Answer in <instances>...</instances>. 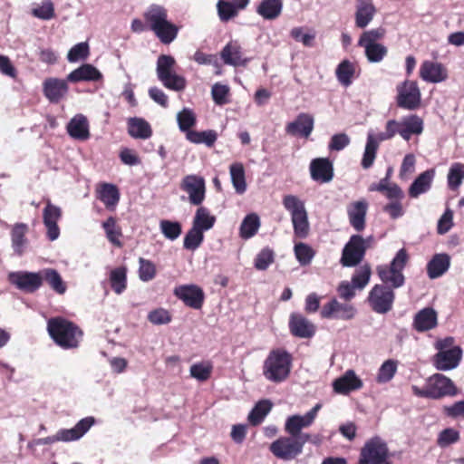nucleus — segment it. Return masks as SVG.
<instances>
[{
    "mask_svg": "<svg viewBox=\"0 0 464 464\" xmlns=\"http://www.w3.org/2000/svg\"><path fill=\"white\" fill-rule=\"evenodd\" d=\"M293 357L290 353L282 348L273 349L263 363L264 377L275 383L285 382L290 375Z\"/></svg>",
    "mask_w": 464,
    "mask_h": 464,
    "instance_id": "f257e3e1",
    "label": "nucleus"
},
{
    "mask_svg": "<svg viewBox=\"0 0 464 464\" xmlns=\"http://www.w3.org/2000/svg\"><path fill=\"white\" fill-rule=\"evenodd\" d=\"M144 18L162 44H169L176 39L179 27L168 20V12L163 6L150 5L144 13Z\"/></svg>",
    "mask_w": 464,
    "mask_h": 464,
    "instance_id": "f03ea898",
    "label": "nucleus"
},
{
    "mask_svg": "<svg viewBox=\"0 0 464 464\" xmlns=\"http://www.w3.org/2000/svg\"><path fill=\"white\" fill-rule=\"evenodd\" d=\"M47 330L55 343L64 349L77 347L82 338V331L74 324L60 317L50 319Z\"/></svg>",
    "mask_w": 464,
    "mask_h": 464,
    "instance_id": "7ed1b4c3",
    "label": "nucleus"
},
{
    "mask_svg": "<svg viewBox=\"0 0 464 464\" xmlns=\"http://www.w3.org/2000/svg\"><path fill=\"white\" fill-rule=\"evenodd\" d=\"M306 442L316 443L317 439H313L310 434H304L299 437L291 435L290 437H281L270 444L269 450L277 459L289 461L303 452Z\"/></svg>",
    "mask_w": 464,
    "mask_h": 464,
    "instance_id": "20e7f679",
    "label": "nucleus"
},
{
    "mask_svg": "<svg viewBox=\"0 0 464 464\" xmlns=\"http://www.w3.org/2000/svg\"><path fill=\"white\" fill-rule=\"evenodd\" d=\"M175 65L176 61L171 55H160L156 66L157 77L167 89L180 92L186 88L187 82L183 76L175 72Z\"/></svg>",
    "mask_w": 464,
    "mask_h": 464,
    "instance_id": "39448f33",
    "label": "nucleus"
},
{
    "mask_svg": "<svg viewBox=\"0 0 464 464\" xmlns=\"http://www.w3.org/2000/svg\"><path fill=\"white\" fill-rule=\"evenodd\" d=\"M409 256L404 248L400 249L389 266L381 265L376 268L377 274L385 285H391L393 288H399L404 284V269Z\"/></svg>",
    "mask_w": 464,
    "mask_h": 464,
    "instance_id": "423d86ee",
    "label": "nucleus"
},
{
    "mask_svg": "<svg viewBox=\"0 0 464 464\" xmlns=\"http://www.w3.org/2000/svg\"><path fill=\"white\" fill-rule=\"evenodd\" d=\"M282 204L290 213L295 235L297 237L304 238L309 232L308 215L304 202L295 195H285Z\"/></svg>",
    "mask_w": 464,
    "mask_h": 464,
    "instance_id": "0eeeda50",
    "label": "nucleus"
},
{
    "mask_svg": "<svg viewBox=\"0 0 464 464\" xmlns=\"http://www.w3.org/2000/svg\"><path fill=\"white\" fill-rule=\"evenodd\" d=\"M94 423L95 419L93 417H85L80 420L74 427L71 429H61L53 436L36 439L34 440L33 444L41 446L53 444L58 441L70 442L78 440L89 431Z\"/></svg>",
    "mask_w": 464,
    "mask_h": 464,
    "instance_id": "6e6552de",
    "label": "nucleus"
},
{
    "mask_svg": "<svg viewBox=\"0 0 464 464\" xmlns=\"http://www.w3.org/2000/svg\"><path fill=\"white\" fill-rule=\"evenodd\" d=\"M372 241V237L363 238L360 235H353L343 249L341 264L346 267L357 266L363 259Z\"/></svg>",
    "mask_w": 464,
    "mask_h": 464,
    "instance_id": "1a4fd4ad",
    "label": "nucleus"
},
{
    "mask_svg": "<svg viewBox=\"0 0 464 464\" xmlns=\"http://www.w3.org/2000/svg\"><path fill=\"white\" fill-rule=\"evenodd\" d=\"M395 294L385 285H375L369 293L368 302L372 309L381 314H387L392 309Z\"/></svg>",
    "mask_w": 464,
    "mask_h": 464,
    "instance_id": "9d476101",
    "label": "nucleus"
},
{
    "mask_svg": "<svg viewBox=\"0 0 464 464\" xmlns=\"http://www.w3.org/2000/svg\"><path fill=\"white\" fill-rule=\"evenodd\" d=\"M396 102L400 108L415 110L420 107L421 93L416 82L405 80L396 87Z\"/></svg>",
    "mask_w": 464,
    "mask_h": 464,
    "instance_id": "9b49d317",
    "label": "nucleus"
},
{
    "mask_svg": "<svg viewBox=\"0 0 464 464\" xmlns=\"http://www.w3.org/2000/svg\"><path fill=\"white\" fill-rule=\"evenodd\" d=\"M362 464H390L388 461V448L379 437L369 440L361 450Z\"/></svg>",
    "mask_w": 464,
    "mask_h": 464,
    "instance_id": "f8f14e48",
    "label": "nucleus"
},
{
    "mask_svg": "<svg viewBox=\"0 0 464 464\" xmlns=\"http://www.w3.org/2000/svg\"><path fill=\"white\" fill-rule=\"evenodd\" d=\"M322 408L321 403H316L304 415L295 414L289 416L285 423V430L293 437L304 435L301 430L309 428L315 420L319 411Z\"/></svg>",
    "mask_w": 464,
    "mask_h": 464,
    "instance_id": "ddd939ff",
    "label": "nucleus"
},
{
    "mask_svg": "<svg viewBox=\"0 0 464 464\" xmlns=\"http://www.w3.org/2000/svg\"><path fill=\"white\" fill-rule=\"evenodd\" d=\"M8 281L21 291L34 293L42 286L41 270L38 272H10Z\"/></svg>",
    "mask_w": 464,
    "mask_h": 464,
    "instance_id": "4468645a",
    "label": "nucleus"
},
{
    "mask_svg": "<svg viewBox=\"0 0 464 464\" xmlns=\"http://www.w3.org/2000/svg\"><path fill=\"white\" fill-rule=\"evenodd\" d=\"M180 188L188 195V200L192 205L199 206L205 199L206 184L202 177L188 175L183 178Z\"/></svg>",
    "mask_w": 464,
    "mask_h": 464,
    "instance_id": "2eb2a0df",
    "label": "nucleus"
},
{
    "mask_svg": "<svg viewBox=\"0 0 464 464\" xmlns=\"http://www.w3.org/2000/svg\"><path fill=\"white\" fill-rule=\"evenodd\" d=\"M430 399H440L445 396L457 394V388L453 382L441 373H435L427 380Z\"/></svg>",
    "mask_w": 464,
    "mask_h": 464,
    "instance_id": "dca6fc26",
    "label": "nucleus"
},
{
    "mask_svg": "<svg viewBox=\"0 0 464 464\" xmlns=\"http://www.w3.org/2000/svg\"><path fill=\"white\" fill-rule=\"evenodd\" d=\"M356 309L350 304H343L335 298L325 304L321 310V316L326 319L351 320L355 316Z\"/></svg>",
    "mask_w": 464,
    "mask_h": 464,
    "instance_id": "f3484780",
    "label": "nucleus"
},
{
    "mask_svg": "<svg viewBox=\"0 0 464 464\" xmlns=\"http://www.w3.org/2000/svg\"><path fill=\"white\" fill-rule=\"evenodd\" d=\"M67 79L50 77L43 82V92L51 103H59L63 100L69 91Z\"/></svg>",
    "mask_w": 464,
    "mask_h": 464,
    "instance_id": "a211bd4d",
    "label": "nucleus"
},
{
    "mask_svg": "<svg viewBox=\"0 0 464 464\" xmlns=\"http://www.w3.org/2000/svg\"><path fill=\"white\" fill-rule=\"evenodd\" d=\"M174 295L186 305L199 309L204 301L203 290L196 285H182L174 289Z\"/></svg>",
    "mask_w": 464,
    "mask_h": 464,
    "instance_id": "6ab92c4d",
    "label": "nucleus"
},
{
    "mask_svg": "<svg viewBox=\"0 0 464 464\" xmlns=\"http://www.w3.org/2000/svg\"><path fill=\"white\" fill-rule=\"evenodd\" d=\"M314 117L309 113L302 112L293 121L286 124L285 131L292 136L308 138L314 130Z\"/></svg>",
    "mask_w": 464,
    "mask_h": 464,
    "instance_id": "aec40b11",
    "label": "nucleus"
},
{
    "mask_svg": "<svg viewBox=\"0 0 464 464\" xmlns=\"http://www.w3.org/2000/svg\"><path fill=\"white\" fill-rule=\"evenodd\" d=\"M462 358V349L455 346L451 351L438 352L433 357V364L439 371H450L457 368Z\"/></svg>",
    "mask_w": 464,
    "mask_h": 464,
    "instance_id": "412c9836",
    "label": "nucleus"
},
{
    "mask_svg": "<svg viewBox=\"0 0 464 464\" xmlns=\"http://www.w3.org/2000/svg\"><path fill=\"white\" fill-rule=\"evenodd\" d=\"M61 217V208L48 201L43 211V219L47 230V237L51 241L56 240L60 236V228L57 222Z\"/></svg>",
    "mask_w": 464,
    "mask_h": 464,
    "instance_id": "4be33fe9",
    "label": "nucleus"
},
{
    "mask_svg": "<svg viewBox=\"0 0 464 464\" xmlns=\"http://www.w3.org/2000/svg\"><path fill=\"white\" fill-rule=\"evenodd\" d=\"M368 203L365 199L352 202L347 206V216L350 225L357 232L365 228Z\"/></svg>",
    "mask_w": 464,
    "mask_h": 464,
    "instance_id": "5701e85b",
    "label": "nucleus"
},
{
    "mask_svg": "<svg viewBox=\"0 0 464 464\" xmlns=\"http://www.w3.org/2000/svg\"><path fill=\"white\" fill-rule=\"evenodd\" d=\"M420 77L427 82H442L448 79V70L440 63L424 61L420 68Z\"/></svg>",
    "mask_w": 464,
    "mask_h": 464,
    "instance_id": "b1692460",
    "label": "nucleus"
},
{
    "mask_svg": "<svg viewBox=\"0 0 464 464\" xmlns=\"http://www.w3.org/2000/svg\"><path fill=\"white\" fill-rule=\"evenodd\" d=\"M311 178L314 181L327 183L334 178V167L327 158H317L310 163Z\"/></svg>",
    "mask_w": 464,
    "mask_h": 464,
    "instance_id": "393cba45",
    "label": "nucleus"
},
{
    "mask_svg": "<svg viewBox=\"0 0 464 464\" xmlns=\"http://www.w3.org/2000/svg\"><path fill=\"white\" fill-rule=\"evenodd\" d=\"M377 10L372 0H356L354 24L358 28L367 27L373 20Z\"/></svg>",
    "mask_w": 464,
    "mask_h": 464,
    "instance_id": "a878e982",
    "label": "nucleus"
},
{
    "mask_svg": "<svg viewBox=\"0 0 464 464\" xmlns=\"http://www.w3.org/2000/svg\"><path fill=\"white\" fill-rule=\"evenodd\" d=\"M362 387V381L353 370H347L341 377L333 382L334 391L338 394H348L352 391Z\"/></svg>",
    "mask_w": 464,
    "mask_h": 464,
    "instance_id": "bb28decb",
    "label": "nucleus"
},
{
    "mask_svg": "<svg viewBox=\"0 0 464 464\" xmlns=\"http://www.w3.org/2000/svg\"><path fill=\"white\" fill-rule=\"evenodd\" d=\"M29 227L24 223H15L11 229V245L15 255L22 256L28 248L26 237Z\"/></svg>",
    "mask_w": 464,
    "mask_h": 464,
    "instance_id": "cd10ccee",
    "label": "nucleus"
},
{
    "mask_svg": "<svg viewBox=\"0 0 464 464\" xmlns=\"http://www.w3.org/2000/svg\"><path fill=\"white\" fill-rule=\"evenodd\" d=\"M435 178V170L430 169L420 173L411 183L408 189L409 196L417 198L420 195L427 193L432 185Z\"/></svg>",
    "mask_w": 464,
    "mask_h": 464,
    "instance_id": "c85d7f7f",
    "label": "nucleus"
},
{
    "mask_svg": "<svg viewBox=\"0 0 464 464\" xmlns=\"http://www.w3.org/2000/svg\"><path fill=\"white\" fill-rule=\"evenodd\" d=\"M289 327L291 333L300 338H310L315 333V326L308 319L298 314L290 317Z\"/></svg>",
    "mask_w": 464,
    "mask_h": 464,
    "instance_id": "c756f323",
    "label": "nucleus"
},
{
    "mask_svg": "<svg viewBox=\"0 0 464 464\" xmlns=\"http://www.w3.org/2000/svg\"><path fill=\"white\" fill-rule=\"evenodd\" d=\"M401 126L400 136L409 140L412 135H420L423 131V121L416 114L403 117L399 121Z\"/></svg>",
    "mask_w": 464,
    "mask_h": 464,
    "instance_id": "7c9ffc66",
    "label": "nucleus"
},
{
    "mask_svg": "<svg viewBox=\"0 0 464 464\" xmlns=\"http://www.w3.org/2000/svg\"><path fill=\"white\" fill-rule=\"evenodd\" d=\"M438 315L433 308L426 307L414 316L413 326L418 332H425L437 326Z\"/></svg>",
    "mask_w": 464,
    "mask_h": 464,
    "instance_id": "2f4dec72",
    "label": "nucleus"
},
{
    "mask_svg": "<svg viewBox=\"0 0 464 464\" xmlns=\"http://www.w3.org/2000/svg\"><path fill=\"white\" fill-rule=\"evenodd\" d=\"M221 58L226 64L232 66H244L248 62L243 57L241 47L236 42H230L223 48Z\"/></svg>",
    "mask_w": 464,
    "mask_h": 464,
    "instance_id": "473e14b6",
    "label": "nucleus"
},
{
    "mask_svg": "<svg viewBox=\"0 0 464 464\" xmlns=\"http://www.w3.org/2000/svg\"><path fill=\"white\" fill-rule=\"evenodd\" d=\"M67 131L71 137L85 140L90 137L87 118L82 114L75 115L67 125Z\"/></svg>",
    "mask_w": 464,
    "mask_h": 464,
    "instance_id": "72a5a7b5",
    "label": "nucleus"
},
{
    "mask_svg": "<svg viewBox=\"0 0 464 464\" xmlns=\"http://www.w3.org/2000/svg\"><path fill=\"white\" fill-rule=\"evenodd\" d=\"M102 78L100 71L92 64L85 63L67 75V81L78 82L82 81H99Z\"/></svg>",
    "mask_w": 464,
    "mask_h": 464,
    "instance_id": "f704fd0d",
    "label": "nucleus"
},
{
    "mask_svg": "<svg viewBox=\"0 0 464 464\" xmlns=\"http://www.w3.org/2000/svg\"><path fill=\"white\" fill-rule=\"evenodd\" d=\"M127 124L128 133L134 139L147 140L152 135L150 124L143 118H130Z\"/></svg>",
    "mask_w": 464,
    "mask_h": 464,
    "instance_id": "c9c22d12",
    "label": "nucleus"
},
{
    "mask_svg": "<svg viewBox=\"0 0 464 464\" xmlns=\"http://www.w3.org/2000/svg\"><path fill=\"white\" fill-rule=\"evenodd\" d=\"M98 198L104 204L106 208L114 209L120 200V191L118 188L111 183H102L98 190Z\"/></svg>",
    "mask_w": 464,
    "mask_h": 464,
    "instance_id": "e433bc0d",
    "label": "nucleus"
},
{
    "mask_svg": "<svg viewBox=\"0 0 464 464\" xmlns=\"http://www.w3.org/2000/svg\"><path fill=\"white\" fill-rule=\"evenodd\" d=\"M450 259L447 254H436L428 263V276L431 279L438 278L446 273L450 267Z\"/></svg>",
    "mask_w": 464,
    "mask_h": 464,
    "instance_id": "4c0bfd02",
    "label": "nucleus"
},
{
    "mask_svg": "<svg viewBox=\"0 0 464 464\" xmlns=\"http://www.w3.org/2000/svg\"><path fill=\"white\" fill-rule=\"evenodd\" d=\"M380 142L372 130L367 133L366 144L361 162L363 169H367L373 165Z\"/></svg>",
    "mask_w": 464,
    "mask_h": 464,
    "instance_id": "58836bf2",
    "label": "nucleus"
},
{
    "mask_svg": "<svg viewBox=\"0 0 464 464\" xmlns=\"http://www.w3.org/2000/svg\"><path fill=\"white\" fill-rule=\"evenodd\" d=\"M282 9V0H262L256 7V13L266 20H274L281 14Z\"/></svg>",
    "mask_w": 464,
    "mask_h": 464,
    "instance_id": "ea45409f",
    "label": "nucleus"
},
{
    "mask_svg": "<svg viewBox=\"0 0 464 464\" xmlns=\"http://www.w3.org/2000/svg\"><path fill=\"white\" fill-rule=\"evenodd\" d=\"M41 277L42 282L45 280L50 287L58 295H63L66 292V285L55 269L45 268L41 270Z\"/></svg>",
    "mask_w": 464,
    "mask_h": 464,
    "instance_id": "a19ab883",
    "label": "nucleus"
},
{
    "mask_svg": "<svg viewBox=\"0 0 464 464\" xmlns=\"http://www.w3.org/2000/svg\"><path fill=\"white\" fill-rule=\"evenodd\" d=\"M259 227V217L255 213L248 214L245 217L240 225V237L244 239H249L256 234Z\"/></svg>",
    "mask_w": 464,
    "mask_h": 464,
    "instance_id": "79ce46f5",
    "label": "nucleus"
},
{
    "mask_svg": "<svg viewBox=\"0 0 464 464\" xmlns=\"http://www.w3.org/2000/svg\"><path fill=\"white\" fill-rule=\"evenodd\" d=\"M216 218L210 215L208 208L200 207L197 209L192 226L201 231H208L213 227Z\"/></svg>",
    "mask_w": 464,
    "mask_h": 464,
    "instance_id": "37998d69",
    "label": "nucleus"
},
{
    "mask_svg": "<svg viewBox=\"0 0 464 464\" xmlns=\"http://www.w3.org/2000/svg\"><path fill=\"white\" fill-rule=\"evenodd\" d=\"M229 172L236 192L243 194L246 190L244 166L241 163H234L230 166Z\"/></svg>",
    "mask_w": 464,
    "mask_h": 464,
    "instance_id": "c03bdc74",
    "label": "nucleus"
},
{
    "mask_svg": "<svg viewBox=\"0 0 464 464\" xmlns=\"http://www.w3.org/2000/svg\"><path fill=\"white\" fill-rule=\"evenodd\" d=\"M186 138L192 143L205 144L208 147H212L218 139V134L212 130L204 131L191 130L188 131Z\"/></svg>",
    "mask_w": 464,
    "mask_h": 464,
    "instance_id": "a18cd8bd",
    "label": "nucleus"
},
{
    "mask_svg": "<svg viewBox=\"0 0 464 464\" xmlns=\"http://www.w3.org/2000/svg\"><path fill=\"white\" fill-rule=\"evenodd\" d=\"M355 72V65L348 60L343 61L336 68L335 74L339 82L348 87Z\"/></svg>",
    "mask_w": 464,
    "mask_h": 464,
    "instance_id": "49530a36",
    "label": "nucleus"
},
{
    "mask_svg": "<svg viewBox=\"0 0 464 464\" xmlns=\"http://www.w3.org/2000/svg\"><path fill=\"white\" fill-rule=\"evenodd\" d=\"M272 409V403L268 400L258 401L248 414V420L253 425H257L263 421L265 417Z\"/></svg>",
    "mask_w": 464,
    "mask_h": 464,
    "instance_id": "de8ad7c7",
    "label": "nucleus"
},
{
    "mask_svg": "<svg viewBox=\"0 0 464 464\" xmlns=\"http://www.w3.org/2000/svg\"><path fill=\"white\" fill-rule=\"evenodd\" d=\"M364 49L365 56L369 63H381L388 53V49L382 44L360 45Z\"/></svg>",
    "mask_w": 464,
    "mask_h": 464,
    "instance_id": "09e8293b",
    "label": "nucleus"
},
{
    "mask_svg": "<svg viewBox=\"0 0 464 464\" xmlns=\"http://www.w3.org/2000/svg\"><path fill=\"white\" fill-rule=\"evenodd\" d=\"M177 121L180 131H191V128L196 125L197 118L194 111L189 108H184L177 114Z\"/></svg>",
    "mask_w": 464,
    "mask_h": 464,
    "instance_id": "8fccbe9b",
    "label": "nucleus"
},
{
    "mask_svg": "<svg viewBox=\"0 0 464 464\" xmlns=\"http://www.w3.org/2000/svg\"><path fill=\"white\" fill-rule=\"evenodd\" d=\"M126 269L124 267H117L111 271V285L117 295H121L126 289Z\"/></svg>",
    "mask_w": 464,
    "mask_h": 464,
    "instance_id": "3c124183",
    "label": "nucleus"
},
{
    "mask_svg": "<svg viewBox=\"0 0 464 464\" xmlns=\"http://www.w3.org/2000/svg\"><path fill=\"white\" fill-rule=\"evenodd\" d=\"M398 368V362L394 360L385 361L379 368L376 381L378 383H386L390 382L395 375Z\"/></svg>",
    "mask_w": 464,
    "mask_h": 464,
    "instance_id": "603ef678",
    "label": "nucleus"
},
{
    "mask_svg": "<svg viewBox=\"0 0 464 464\" xmlns=\"http://www.w3.org/2000/svg\"><path fill=\"white\" fill-rule=\"evenodd\" d=\"M213 370V365L210 362H201L194 363L190 366V376L199 382H205L209 379Z\"/></svg>",
    "mask_w": 464,
    "mask_h": 464,
    "instance_id": "864d4df0",
    "label": "nucleus"
},
{
    "mask_svg": "<svg viewBox=\"0 0 464 464\" xmlns=\"http://www.w3.org/2000/svg\"><path fill=\"white\" fill-rule=\"evenodd\" d=\"M372 275V270L369 265L365 264L361 266L358 269L355 270L353 276H352L351 283L357 289H363L370 282Z\"/></svg>",
    "mask_w": 464,
    "mask_h": 464,
    "instance_id": "5fc2aeb1",
    "label": "nucleus"
},
{
    "mask_svg": "<svg viewBox=\"0 0 464 464\" xmlns=\"http://www.w3.org/2000/svg\"><path fill=\"white\" fill-rule=\"evenodd\" d=\"M448 185L451 189L458 188L464 179V165L459 162L453 163L448 173Z\"/></svg>",
    "mask_w": 464,
    "mask_h": 464,
    "instance_id": "6e6d98bb",
    "label": "nucleus"
},
{
    "mask_svg": "<svg viewBox=\"0 0 464 464\" xmlns=\"http://www.w3.org/2000/svg\"><path fill=\"white\" fill-rule=\"evenodd\" d=\"M102 227L105 231L108 240L115 245L121 246L120 237L121 236V228L116 225V219L110 217L102 223Z\"/></svg>",
    "mask_w": 464,
    "mask_h": 464,
    "instance_id": "4d7b16f0",
    "label": "nucleus"
},
{
    "mask_svg": "<svg viewBox=\"0 0 464 464\" xmlns=\"http://www.w3.org/2000/svg\"><path fill=\"white\" fill-rule=\"evenodd\" d=\"M294 251L295 256L301 266L309 265L315 254L310 246L302 242L295 245Z\"/></svg>",
    "mask_w": 464,
    "mask_h": 464,
    "instance_id": "13d9d810",
    "label": "nucleus"
},
{
    "mask_svg": "<svg viewBox=\"0 0 464 464\" xmlns=\"http://www.w3.org/2000/svg\"><path fill=\"white\" fill-rule=\"evenodd\" d=\"M32 14L41 20H51L55 16L54 5L51 0H44L34 7L31 11Z\"/></svg>",
    "mask_w": 464,
    "mask_h": 464,
    "instance_id": "bf43d9fd",
    "label": "nucleus"
},
{
    "mask_svg": "<svg viewBox=\"0 0 464 464\" xmlns=\"http://www.w3.org/2000/svg\"><path fill=\"white\" fill-rule=\"evenodd\" d=\"M386 34V30L383 27H378L364 31L359 40L358 45H367L379 44L378 41L382 40Z\"/></svg>",
    "mask_w": 464,
    "mask_h": 464,
    "instance_id": "052dcab7",
    "label": "nucleus"
},
{
    "mask_svg": "<svg viewBox=\"0 0 464 464\" xmlns=\"http://www.w3.org/2000/svg\"><path fill=\"white\" fill-rule=\"evenodd\" d=\"M218 15L221 21L227 22L229 19L237 15L239 7L235 2L219 0L217 4Z\"/></svg>",
    "mask_w": 464,
    "mask_h": 464,
    "instance_id": "680f3d73",
    "label": "nucleus"
},
{
    "mask_svg": "<svg viewBox=\"0 0 464 464\" xmlns=\"http://www.w3.org/2000/svg\"><path fill=\"white\" fill-rule=\"evenodd\" d=\"M160 227L164 237L172 241L181 234V225L177 221L163 219L160 223Z\"/></svg>",
    "mask_w": 464,
    "mask_h": 464,
    "instance_id": "e2e57ef3",
    "label": "nucleus"
},
{
    "mask_svg": "<svg viewBox=\"0 0 464 464\" xmlns=\"http://www.w3.org/2000/svg\"><path fill=\"white\" fill-rule=\"evenodd\" d=\"M203 231L192 226L184 237V247L188 250L197 249L203 242Z\"/></svg>",
    "mask_w": 464,
    "mask_h": 464,
    "instance_id": "0e129e2a",
    "label": "nucleus"
},
{
    "mask_svg": "<svg viewBox=\"0 0 464 464\" xmlns=\"http://www.w3.org/2000/svg\"><path fill=\"white\" fill-rule=\"evenodd\" d=\"M274 251L268 247L263 248L256 256L254 266L257 270L264 271L274 262Z\"/></svg>",
    "mask_w": 464,
    "mask_h": 464,
    "instance_id": "69168bd1",
    "label": "nucleus"
},
{
    "mask_svg": "<svg viewBox=\"0 0 464 464\" xmlns=\"http://www.w3.org/2000/svg\"><path fill=\"white\" fill-rule=\"evenodd\" d=\"M139 276L140 279L143 282H148L152 280L156 276V267L155 265L145 258L140 257L139 259Z\"/></svg>",
    "mask_w": 464,
    "mask_h": 464,
    "instance_id": "338daca9",
    "label": "nucleus"
},
{
    "mask_svg": "<svg viewBox=\"0 0 464 464\" xmlns=\"http://www.w3.org/2000/svg\"><path fill=\"white\" fill-rule=\"evenodd\" d=\"M89 54V45L87 43H79L72 46L67 54L70 63H75L79 60L85 59Z\"/></svg>",
    "mask_w": 464,
    "mask_h": 464,
    "instance_id": "774afa93",
    "label": "nucleus"
}]
</instances>
